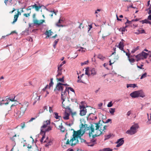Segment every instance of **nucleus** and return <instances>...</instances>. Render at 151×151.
Returning <instances> with one entry per match:
<instances>
[{
	"instance_id": "obj_1",
	"label": "nucleus",
	"mask_w": 151,
	"mask_h": 151,
	"mask_svg": "<svg viewBox=\"0 0 151 151\" xmlns=\"http://www.w3.org/2000/svg\"><path fill=\"white\" fill-rule=\"evenodd\" d=\"M81 125L80 129L77 131L73 129H71V130L73 131L72 135L68 132L66 133L64 138L65 141V143L66 145L73 146L78 143V138H80L83 136L86 131L89 130V135L90 137L91 136L92 133L94 130V125L91 124L90 126H88V125L83 123H81Z\"/></svg>"
},
{
	"instance_id": "obj_2",
	"label": "nucleus",
	"mask_w": 151,
	"mask_h": 151,
	"mask_svg": "<svg viewBox=\"0 0 151 151\" xmlns=\"http://www.w3.org/2000/svg\"><path fill=\"white\" fill-rule=\"evenodd\" d=\"M100 121L98 123H95L96 127L95 129H94V132L92 133V134L91 136L93 138L95 137L99 136L101 134H104L105 132V130L106 129L107 126L105 125L103 127L102 126H100L99 124H100Z\"/></svg>"
},
{
	"instance_id": "obj_3",
	"label": "nucleus",
	"mask_w": 151,
	"mask_h": 151,
	"mask_svg": "<svg viewBox=\"0 0 151 151\" xmlns=\"http://www.w3.org/2000/svg\"><path fill=\"white\" fill-rule=\"evenodd\" d=\"M50 124V121L49 120H47L44 121L43 122V125L41 128V133L44 134L47 132L49 131L51 129V128L50 126L48 127V125Z\"/></svg>"
},
{
	"instance_id": "obj_4",
	"label": "nucleus",
	"mask_w": 151,
	"mask_h": 151,
	"mask_svg": "<svg viewBox=\"0 0 151 151\" xmlns=\"http://www.w3.org/2000/svg\"><path fill=\"white\" fill-rule=\"evenodd\" d=\"M130 96L133 98H137L139 97L143 98L145 96L144 92L142 90L133 92L130 94Z\"/></svg>"
},
{
	"instance_id": "obj_5",
	"label": "nucleus",
	"mask_w": 151,
	"mask_h": 151,
	"mask_svg": "<svg viewBox=\"0 0 151 151\" xmlns=\"http://www.w3.org/2000/svg\"><path fill=\"white\" fill-rule=\"evenodd\" d=\"M138 128V124H134L130 127V129L127 130L126 133L130 135L134 134L137 132V130Z\"/></svg>"
},
{
	"instance_id": "obj_6",
	"label": "nucleus",
	"mask_w": 151,
	"mask_h": 151,
	"mask_svg": "<svg viewBox=\"0 0 151 151\" xmlns=\"http://www.w3.org/2000/svg\"><path fill=\"white\" fill-rule=\"evenodd\" d=\"M138 128V124H134L130 127V129L127 130L126 133L130 135L134 134L137 132V130Z\"/></svg>"
},
{
	"instance_id": "obj_7",
	"label": "nucleus",
	"mask_w": 151,
	"mask_h": 151,
	"mask_svg": "<svg viewBox=\"0 0 151 151\" xmlns=\"http://www.w3.org/2000/svg\"><path fill=\"white\" fill-rule=\"evenodd\" d=\"M29 105V103L27 101H25L24 102L23 104L22 105V107L20 108V109L19 110L21 113V114L24 115L25 112Z\"/></svg>"
},
{
	"instance_id": "obj_8",
	"label": "nucleus",
	"mask_w": 151,
	"mask_h": 151,
	"mask_svg": "<svg viewBox=\"0 0 151 151\" xmlns=\"http://www.w3.org/2000/svg\"><path fill=\"white\" fill-rule=\"evenodd\" d=\"M63 101L62 102V106L63 108L66 109H70L69 107L70 102L69 101L66 99H61Z\"/></svg>"
},
{
	"instance_id": "obj_9",
	"label": "nucleus",
	"mask_w": 151,
	"mask_h": 151,
	"mask_svg": "<svg viewBox=\"0 0 151 151\" xmlns=\"http://www.w3.org/2000/svg\"><path fill=\"white\" fill-rule=\"evenodd\" d=\"M80 113L81 116H83L86 115L87 112V110L86 107L83 106H80Z\"/></svg>"
},
{
	"instance_id": "obj_10",
	"label": "nucleus",
	"mask_w": 151,
	"mask_h": 151,
	"mask_svg": "<svg viewBox=\"0 0 151 151\" xmlns=\"http://www.w3.org/2000/svg\"><path fill=\"white\" fill-rule=\"evenodd\" d=\"M64 87L62 86L61 83H59L57 84L54 90V91L57 90L58 91H63V90Z\"/></svg>"
},
{
	"instance_id": "obj_11",
	"label": "nucleus",
	"mask_w": 151,
	"mask_h": 151,
	"mask_svg": "<svg viewBox=\"0 0 151 151\" xmlns=\"http://www.w3.org/2000/svg\"><path fill=\"white\" fill-rule=\"evenodd\" d=\"M40 96H38L37 93L33 94V96L32 97V99L34 100V102L33 104L34 105L36 102L40 100Z\"/></svg>"
},
{
	"instance_id": "obj_12",
	"label": "nucleus",
	"mask_w": 151,
	"mask_h": 151,
	"mask_svg": "<svg viewBox=\"0 0 151 151\" xmlns=\"http://www.w3.org/2000/svg\"><path fill=\"white\" fill-rule=\"evenodd\" d=\"M45 22V20L43 19L39 20L37 19H34L33 20V24L38 26L41 25Z\"/></svg>"
},
{
	"instance_id": "obj_13",
	"label": "nucleus",
	"mask_w": 151,
	"mask_h": 151,
	"mask_svg": "<svg viewBox=\"0 0 151 151\" xmlns=\"http://www.w3.org/2000/svg\"><path fill=\"white\" fill-rule=\"evenodd\" d=\"M14 115L17 118H21L23 115L21 114V113L19 110L17 109L14 110Z\"/></svg>"
},
{
	"instance_id": "obj_14",
	"label": "nucleus",
	"mask_w": 151,
	"mask_h": 151,
	"mask_svg": "<svg viewBox=\"0 0 151 151\" xmlns=\"http://www.w3.org/2000/svg\"><path fill=\"white\" fill-rule=\"evenodd\" d=\"M124 142V141L123 138H120L118 139L116 142V143L117 144L116 145V147H119L120 146L123 144Z\"/></svg>"
},
{
	"instance_id": "obj_15",
	"label": "nucleus",
	"mask_w": 151,
	"mask_h": 151,
	"mask_svg": "<svg viewBox=\"0 0 151 151\" xmlns=\"http://www.w3.org/2000/svg\"><path fill=\"white\" fill-rule=\"evenodd\" d=\"M67 91V88L65 87V89L63 92L62 91V93L61 96V99H66L67 96L66 92Z\"/></svg>"
},
{
	"instance_id": "obj_16",
	"label": "nucleus",
	"mask_w": 151,
	"mask_h": 151,
	"mask_svg": "<svg viewBox=\"0 0 151 151\" xmlns=\"http://www.w3.org/2000/svg\"><path fill=\"white\" fill-rule=\"evenodd\" d=\"M54 125L56 127H59V128L62 125V121H60L59 120L58 121H56L55 122Z\"/></svg>"
},
{
	"instance_id": "obj_17",
	"label": "nucleus",
	"mask_w": 151,
	"mask_h": 151,
	"mask_svg": "<svg viewBox=\"0 0 151 151\" xmlns=\"http://www.w3.org/2000/svg\"><path fill=\"white\" fill-rule=\"evenodd\" d=\"M41 7L42 6L40 4L38 6L37 4H35L34 5H32V9L35 8L36 11H38Z\"/></svg>"
},
{
	"instance_id": "obj_18",
	"label": "nucleus",
	"mask_w": 151,
	"mask_h": 151,
	"mask_svg": "<svg viewBox=\"0 0 151 151\" xmlns=\"http://www.w3.org/2000/svg\"><path fill=\"white\" fill-rule=\"evenodd\" d=\"M45 142H47L45 145V146L46 147H48L49 146L51 145L52 143V140L50 139L49 140L48 137H47L46 141H45Z\"/></svg>"
},
{
	"instance_id": "obj_19",
	"label": "nucleus",
	"mask_w": 151,
	"mask_h": 151,
	"mask_svg": "<svg viewBox=\"0 0 151 151\" xmlns=\"http://www.w3.org/2000/svg\"><path fill=\"white\" fill-rule=\"evenodd\" d=\"M52 32L51 30H49L48 31H46L45 33V35H47V36L46 37V38H47L50 36H51L52 35Z\"/></svg>"
},
{
	"instance_id": "obj_20",
	"label": "nucleus",
	"mask_w": 151,
	"mask_h": 151,
	"mask_svg": "<svg viewBox=\"0 0 151 151\" xmlns=\"http://www.w3.org/2000/svg\"><path fill=\"white\" fill-rule=\"evenodd\" d=\"M117 47H118L120 50H123L124 47L123 42H120Z\"/></svg>"
},
{
	"instance_id": "obj_21",
	"label": "nucleus",
	"mask_w": 151,
	"mask_h": 151,
	"mask_svg": "<svg viewBox=\"0 0 151 151\" xmlns=\"http://www.w3.org/2000/svg\"><path fill=\"white\" fill-rule=\"evenodd\" d=\"M57 72L58 74L56 76V77H59V76L61 75L62 74V68L59 67L58 66V70Z\"/></svg>"
},
{
	"instance_id": "obj_22",
	"label": "nucleus",
	"mask_w": 151,
	"mask_h": 151,
	"mask_svg": "<svg viewBox=\"0 0 151 151\" xmlns=\"http://www.w3.org/2000/svg\"><path fill=\"white\" fill-rule=\"evenodd\" d=\"M96 140H91V142L88 143V145L90 146H93L95 144Z\"/></svg>"
},
{
	"instance_id": "obj_23",
	"label": "nucleus",
	"mask_w": 151,
	"mask_h": 151,
	"mask_svg": "<svg viewBox=\"0 0 151 151\" xmlns=\"http://www.w3.org/2000/svg\"><path fill=\"white\" fill-rule=\"evenodd\" d=\"M135 57L137 59L136 60L137 61H138L139 60L143 59V58L142 57V55L141 53L136 55Z\"/></svg>"
},
{
	"instance_id": "obj_24",
	"label": "nucleus",
	"mask_w": 151,
	"mask_h": 151,
	"mask_svg": "<svg viewBox=\"0 0 151 151\" xmlns=\"http://www.w3.org/2000/svg\"><path fill=\"white\" fill-rule=\"evenodd\" d=\"M70 114L67 112H65L64 114V116L63 117V119L65 120L68 119L69 118Z\"/></svg>"
},
{
	"instance_id": "obj_25",
	"label": "nucleus",
	"mask_w": 151,
	"mask_h": 151,
	"mask_svg": "<svg viewBox=\"0 0 151 151\" xmlns=\"http://www.w3.org/2000/svg\"><path fill=\"white\" fill-rule=\"evenodd\" d=\"M141 55H142V57L143 58V59L145 58L146 59L147 58V56L148 54L147 53L145 52H142L141 53Z\"/></svg>"
},
{
	"instance_id": "obj_26",
	"label": "nucleus",
	"mask_w": 151,
	"mask_h": 151,
	"mask_svg": "<svg viewBox=\"0 0 151 151\" xmlns=\"http://www.w3.org/2000/svg\"><path fill=\"white\" fill-rule=\"evenodd\" d=\"M19 16L18 15L16 14L14 15V19L13 22L12 23V24L14 23L15 22H16L17 19L18 17H19Z\"/></svg>"
},
{
	"instance_id": "obj_27",
	"label": "nucleus",
	"mask_w": 151,
	"mask_h": 151,
	"mask_svg": "<svg viewBox=\"0 0 151 151\" xmlns=\"http://www.w3.org/2000/svg\"><path fill=\"white\" fill-rule=\"evenodd\" d=\"M97 57L99 59H100L102 60H104V59H105V57H104L103 55L101 54H99L98 55Z\"/></svg>"
},
{
	"instance_id": "obj_28",
	"label": "nucleus",
	"mask_w": 151,
	"mask_h": 151,
	"mask_svg": "<svg viewBox=\"0 0 151 151\" xmlns=\"http://www.w3.org/2000/svg\"><path fill=\"white\" fill-rule=\"evenodd\" d=\"M138 20V19H135L132 20L131 21H129L128 20H127V22L125 23V24H131L132 23V22L133 21H137Z\"/></svg>"
},
{
	"instance_id": "obj_29",
	"label": "nucleus",
	"mask_w": 151,
	"mask_h": 151,
	"mask_svg": "<svg viewBox=\"0 0 151 151\" xmlns=\"http://www.w3.org/2000/svg\"><path fill=\"white\" fill-rule=\"evenodd\" d=\"M112 150L109 148H105L100 150L99 151H112Z\"/></svg>"
},
{
	"instance_id": "obj_30",
	"label": "nucleus",
	"mask_w": 151,
	"mask_h": 151,
	"mask_svg": "<svg viewBox=\"0 0 151 151\" xmlns=\"http://www.w3.org/2000/svg\"><path fill=\"white\" fill-rule=\"evenodd\" d=\"M54 114L55 115V117L57 119H60V118H61V117L60 116L58 115V113L57 112H55Z\"/></svg>"
},
{
	"instance_id": "obj_31",
	"label": "nucleus",
	"mask_w": 151,
	"mask_h": 151,
	"mask_svg": "<svg viewBox=\"0 0 151 151\" xmlns=\"http://www.w3.org/2000/svg\"><path fill=\"white\" fill-rule=\"evenodd\" d=\"M27 148H28V151H32L33 150V147L32 146L28 144L27 145Z\"/></svg>"
},
{
	"instance_id": "obj_32",
	"label": "nucleus",
	"mask_w": 151,
	"mask_h": 151,
	"mask_svg": "<svg viewBox=\"0 0 151 151\" xmlns=\"http://www.w3.org/2000/svg\"><path fill=\"white\" fill-rule=\"evenodd\" d=\"M115 109L111 108L109 110V112L112 115H113L115 112Z\"/></svg>"
},
{
	"instance_id": "obj_33",
	"label": "nucleus",
	"mask_w": 151,
	"mask_h": 151,
	"mask_svg": "<svg viewBox=\"0 0 151 151\" xmlns=\"http://www.w3.org/2000/svg\"><path fill=\"white\" fill-rule=\"evenodd\" d=\"M136 87V85L135 84H127V88H129V87H132L134 88Z\"/></svg>"
},
{
	"instance_id": "obj_34",
	"label": "nucleus",
	"mask_w": 151,
	"mask_h": 151,
	"mask_svg": "<svg viewBox=\"0 0 151 151\" xmlns=\"http://www.w3.org/2000/svg\"><path fill=\"white\" fill-rule=\"evenodd\" d=\"M53 78H52L50 79V82L49 84V88H50V87L52 86L53 85L54 83L53 82Z\"/></svg>"
},
{
	"instance_id": "obj_35",
	"label": "nucleus",
	"mask_w": 151,
	"mask_h": 151,
	"mask_svg": "<svg viewBox=\"0 0 151 151\" xmlns=\"http://www.w3.org/2000/svg\"><path fill=\"white\" fill-rule=\"evenodd\" d=\"M59 40V39H58L55 40L54 42V44L53 45V47L54 48H55L56 47V45L57 44L58 41Z\"/></svg>"
},
{
	"instance_id": "obj_36",
	"label": "nucleus",
	"mask_w": 151,
	"mask_h": 151,
	"mask_svg": "<svg viewBox=\"0 0 151 151\" xmlns=\"http://www.w3.org/2000/svg\"><path fill=\"white\" fill-rule=\"evenodd\" d=\"M59 129L63 132H64L65 129V128L63 127L62 125L59 128Z\"/></svg>"
},
{
	"instance_id": "obj_37",
	"label": "nucleus",
	"mask_w": 151,
	"mask_h": 151,
	"mask_svg": "<svg viewBox=\"0 0 151 151\" xmlns=\"http://www.w3.org/2000/svg\"><path fill=\"white\" fill-rule=\"evenodd\" d=\"M147 73H144L142 75L140 79H142L143 78L146 77L147 76Z\"/></svg>"
},
{
	"instance_id": "obj_38",
	"label": "nucleus",
	"mask_w": 151,
	"mask_h": 151,
	"mask_svg": "<svg viewBox=\"0 0 151 151\" xmlns=\"http://www.w3.org/2000/svg\"><path fill=\"white\" fill-rule=\"evenodd\" d=\"M128 60L131 63H134L135 61V60L133 58H128Z\"/></svg>"
},
{
	"instance_id": "obj_39",
	"label": "nucleus",
	"mask_w": 151,
	"mask_h": 151,
	"mask_svg": "<svg viewBox=\"0 0 151 151\" xmlns=\"http://www.w3.org/2000/svg\"><path fill=\"white\" fill-rule=\"evenodd\" d=\"M91 74L93 75H94L96 74V72L94 69H93L91 70Z\"/></svg>"
},
{
	"instance_id": "obj_40",
	"label": "nucleus",
	"mask_w": 151,
	"mask_h": 151,
	"mask_svg": "<svg viewBox=\"0 0 151 151\" xmlns=\"http://www.w3.org/2000/svg\"><path fill=\"white\" fill-rule=\"evenodd\" d=\"M127 27V26H125V27H123L122 28H121L119 29V30L120 31H121L122 32H124L125 30H126V27Z\"/></svg>"
},
{
	"instance_id": "obj_41",
	"label": "nucleus",
	"mask_w": 151,
	"mask_h": 151,
	"mask_svg": "<svg viewBox=\"0 0 151 151\" xmlns=\"http://www.w3.org/2000/svg\"><path fill=\"white\" fill-rule=\"evenodd\" d=\"M85 74L87 75L88 76H90V74L89 73L88 69L87 68H86L85 70Z\"/></svg>"
},
{
	"instance_id": "obj_42",
	"label": "nucleus",
	"mask_w": 151,
	"mask_h": 151,
	"mask_svg": "<svg viewBox=\"0 0 151 151\" xmlns=\"http://www.w3.org/2000/svg\"><path fill=\"white\" fill-rule=\"evenodd\" d=\"M79 51H81L82 52H85V49H84L83 48L81 47L79 50H78Z\"/></svg>"
},
{
	"instance_id": "obj_43",
	"label": "nucleus",
	"mask_w": 151,
	"mask_h": 151,
	"mask_svg": "<svg viewBox=\"0 0 151 151\" xmlns=\"http://www.w3.org/2000/svg\"><path fill=\"white\" fill-rule=\"evenodd\" d=\"M138 31L139 33H143L145 32L144 30L142 29L138 30Z\"/></svg>"
},
{
	"instance_id": "obj_44",
	"label": "nucleus",
	"mask_w": 151,
	"mask_h": 151,
	"mask_svg": "<svg viewBox=\"0 0 151 151\" xmlns=\"http://www.w3.org/2000/svg\"><path fill=\"white\" fill-rule=\"evenodd\" d=\"M113 105V104L112 103V101L109 102L107 105V106L108 107H111Z\"/></svg>"
},
{
	"instance_id": "obj_45",
	"label": "nucleus",
	"mask_w": 151,
	"mask_h": 151,
	"mask_svg": "<svg viewBox=\"0 0 151 151\" xmlns=\"http://www.w3.org/2000/svg\"><path fill=\"white\" fill-rule=\"evenodd\" d=\"M57 79L58 81H61V82H64V79H63V77L61 78H57Z\"/></svg>"
},
{
	"instance_id": "obj_46",
	"label": "nucleus",
	"mask_w": 151,
	"mask_h": 151,
	"mask_svg": "<svg viewBox=\"0 0 151 151\" xmlns=\"http://www.w3.org/2000/svg\"><path fill=\"white\" fill-rule=\"evenodd\" d=\"M31 13V12H30L28 14H23V15L25 17H27L30 16V14Z\"/></svg>"
},
{
	"instance_id": "obj_47",
	"label": "nucleus",
	"mask_w": 151,
	"mask_h": 151,
	"mask_svg": "<svg viewBox=\"0 0 151 151\" xmlns=\"http://www.w3.org/2000/svg\"><path fill=\"white\" fill-rule=\"evenodd\" d=\"M10 101H14V99H10L9 100H8L6 102V103H5V105H6V104H9V103L10 102Z\"/></svg>"
},
{
	"instance_id": "obj_48",
	"label": "nucleus",
	"mask_w": 151,
	"mask_h": 151,
	"mask_svg": "<svg viewBox=\"0 0 151 151\" xmlns=\"http://www.w3.org/2000/svg\"><path fill=\"white\" fill-rule=\"evenodd\" d=\"M39 116V115H38L37 116H36L35 118H31V119L29 121V122H31L33 120H35V119L38 116Z\"/></svg>"
},
{
	"instance_id": "obj_49",
	"label": "nucleus",
	"mask_w": 151,
	"mask_h": 151,
	"mask_svg": "<svg viewBox=\"0 0 151 151\" xmlns=\"http://www.w3.org/2000/svg\"><path fill=\"white\" fill-rule=\"evenodd\" d=\"M142 22L143 24L144 23L147 24V23H149V21L146 19H145L144 20H142Z\"/></svg>"
},
{
	"instance_id": "obj_50",
	"label": "nucleus",
	"mask_w": 151,
	"mask_h": 151,
	"mask_svg": "<svg viewBox=\"0 0 151 151\" xmlns=\"http://www.w3.org/2000/svg\"><path fill=\"white\" fill-rule=\"evenodd\" d=\"M88 62V60H87V61H86L83 63H81V65H84L87 64Z\"/></svg>"
},
{
	"instance_id": "obj_51",
	"label": "nucleus",
	"mask_w": 151,
	"mask_h": 151,
	"mask_svg": "<svg viewBox=\"0 0 151 151\" xmlns=\"http://www.w3.org/2000/svg\"><path fill=\"white\" fill-rule=\"evenodd\" d=\"M66 62L65 61H63L62 63L60 64V66L59 67H60V68H61L62 66Z\"/></svg>"
},
{
	"instance_id": "obj_52",
	"label": "nucleus",
	"mask_w": 151,
	"mask_h": 151,
	"mask_svg": "<svg viewBox=\"0 0 151 151\" xmlns=\"http://www.w3.org/2000/svg\"><path fill=\"white\" fill-rule=\"evenodd\" d=\"M101 11V9H98L97 10H96L95 12V14H98V13L99 12H100Z\"/></svg>"
},
{
	"instance_id": "obj_53",
	"label": "nucleus",
	"mask_w": 151,
	"mask_h": 151,
	"mask_svg": "<svg viewBox=\"0 0 151 151\" xmlns=\"http://www.w3.org/2000/svg\"><path fill=\"white\" fill-rule=\"evenodd\" d=\"M81 137L80 138V137L78 138V139H81V142L85 143L86 142V141L85 140H84V139H81Z\"/></svg>"
},
{
	"instance_id": "obj_54",
	"label": "nucleus",
	"mask_w": 151,
	"mask_h": 151,
	"mask_svg": "<svg viewBox=\"0 0 151 151\" xmlns=\"http://www.w3.org/2000/svg\"><path fill=\"white\" fill-rule=\"evenodd\" d=\"M68 90H70L71 91L73 92L74 93L75 91L74 90L73 88L71 87H68Z\"/></svg>"
},
{
	"instance_id": "obj_55",
	"label": "nucleus",
	"mask_w": 151,
	"mask_h": 151,
	"mask_svg": "<svg viewBox=\"0 0 151 151\" xmlns=\"http://www.w3.org/2000/svg\"><path fill=\"white\" fill-rule=\"evenodd\" d=\"M17 137L16 134H15L13 137L11 138V139L12 141H14L15 139V137Z\"/></svg>"
},
{
	"instance_id": "obj_56",
	"label": "nucleus",
	"mask_w": 151,
	"mask_h": 151,
	"mask_svg": "<svg viewBox=\"0 0 151 151\" xmlns=\"http://www.w3.org/2000/svg\"><path fill=\"white\" fill-rule=\"evenodd\" d=\"M43 133V135L42 138L41 139H40V142H43V139L45 138V134H44V133Z\"/></svg>"
},
{
	"instance_id": "obj_57",
	"label": "nucleus",
	"mask_w": 151,
	"mask_h": 151,
	"mask_svg": "<svg viewBox=\"0 0 151 151\" xmlns=\"http://www.w3.org/2000/svg\"><path fill=\"white\" fill-rule=\"evenodd\" d=\"M143 66V65L142 64H141L140 66L137 65V67L139 68L140 69H144L143 68H142V67Z\"/></svg>"
},
{
	"instance_id": "obj_58",
	"label": "nucleus",
	"mask_w": 151,
	"mask_h": 151,
	"mask_svg": "<svg viewBox=\"0 0 151 151\" xmlns=\"http://www.w3.org/2000/svg\"><path fill=\"white\" fill-rule=\"evenodd\" d=\"M49 111L50 112V113H52V112L53 111L52 110V107H50L49 108Z\"/></svg>"
},
{
	"instance_id": "obj_59",
	"label": "nucleus",
	"mask_w": 151,
	"mask_h": 151,
	"mask_svg": "<svg viewBox=\"0 0 151 151\" xmlns=\"http://www.w3.org/2000/svg\"><path fill=\"white\" fill-rule=\"evenodd\" d=\"M74 54L75 55L74 56H73V57H72V58H73L74 59L76 58L78 56V55L77 54V53H76V52H75Z\"/></svg>"
},
{
	"instance_id": "obj_60",
	"label": "nucleus",
	"mask_w": 151,
	"mask_h": 151,
	"mask_svg": "<svg viewBox=\"0 0 151 151\" xmlns=\"http://www.w3.org/2000/svg\"><path fill=\"white\" fill-rule=\"evenodd\" d=\"M21 127L22 128H23L24 127L25 125V123L24 122L23 123H22L21 124Z\"/></svg>"
},
{
	"instance_id": "obj_61",
	"label": "nucleus",
	"mask_w": 151,
	"mask_h": 151,
	"mask_svg": "<svg viewBox=\"0 0 151 151\" xmlns=\"http://www.w3.org/2000/svg\"><path fill=\"white\" fill-rule=\"evenodd\" d=\"M31 7H32V5L31 6H29L26 9V10H31L32 9V8H31Z\"/></svg>"
},
{
	"instance_id": "obj_62",
	"label": "nucleus",
	"mask_w": 151,
	"mask_h": 151,
	"mask_svg": "<svg viewBox=\"0 0 151 151\" xmlns=\"http://www.w3.org/2000/svg\"><path fill=\"white\" fill-rule=\"evenodd\" d=\"M126 55L127 56L128 58H130V53L126 52Z\"/></svg>"
},
{
	"instance_id": "obj_63",
	"label": "nucleus",
	"mask_w": 151,
	"mask_h": 151,
	"mask_svg": "<svg viewBox=\"0 0 151 151\" xmlns=\"http://www.w3.org/2000/svg\"><path fill=\"white\" fill-rule=\"evenodd\" d=\"M136 51V50H135L134 48L131 51V52L132 53H134Z\"/></svg>"
},
{
	"instance_id": "obj_64",
	"label": "nucleus",
	"mask_w": 151,
	"mask_h": 151,
	"mask_svg": "<svg viewBox=\"0 0 151 151\" xmlns=\"http://www.w3.org/2000/svg\"><path fill=\"white\" fill-rule=\"evenodd\" d=\"M88 26H89V30H88V31H89L91 28H92V24H90V25H88Z\"/></svg>"
}]
</instances>
